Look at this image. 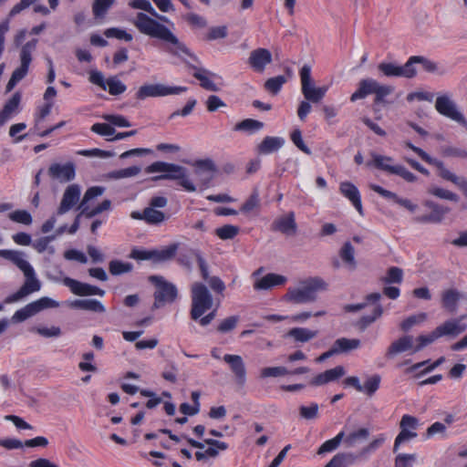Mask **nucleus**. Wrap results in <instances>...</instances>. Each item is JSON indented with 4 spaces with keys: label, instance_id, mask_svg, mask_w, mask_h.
Returning a JSON list of instances; mask_svg holds the SVG:
<instances>
[{
    "label": "nucleus",
    "instance_id": "nucleus-1",
    "mask_svg": "<svg viewBox=\"0 0 467 467\" xmlns=\"http://www.w3.org/2000/svg\"><path fill=\"white\" fill-rule=\"evenodd\" d=\"M131 23L140 33L161 40V49L170 56L178 57L184 63H188L186 57L198 62V57L169 27L147 14L137 13Z\"/></svg>",
    "mask_w": 467,
    "mask_h": 467
},
{
    "label": "nucleus",
    "instance_id": "nucleus-2",
    "mask_svg": "<svg viewBox=\"0 0 467 467\" xmlns=\"http://www.w3.org/2000/svg\"><path fill=\"white\" fill-rule=\"evenodd\" d=\"M0 256L4 259L11 261L16 265L26 277L23 285L16 292L8 296L5 299V303L10 304L20 300L21 298L37 292L41 288L40 281L36 278L33 266L24 259V254L16 250H0Z\"/></svg>",
    "mask_w": 467,
    "mask_h": 467
},
{
    "label": "nucleus",
    "instance_id": "nucleus-3",
    "mask_svg": "<svg viewBox=\"0 0 467 467\" xmlns=\"http://www.w3.org/2000/svg\"><path fill=\"white\" fill-rule=\"evenodd\" d=\"M192 308L191 318L199 320L202 327L208 326L216 317V309H213L207 315L205 312L210 310L213 304V299L205 285L196 282L192 285Z\"/></svg>",
    "mask_w": 467,
    "mask_h": 467
},
{
    "label": "nucleus",
    "instance_id": "nucleus-4",
    "mask_svg": "<svg viewBox=\"0 0 467 467\" xmlns=\"http://www.w3.org/2000/svg\"><path fill=\"white\" fill-rule=\"evenodd\" d=\"M300 286L289 287L284 296L285 300L293 304L315 302L319 291L327 289V284L321 277H309L299 282Z\"/></svg>",
    "mask_w": 467,
    "mask_h": 467
},
{
    "label": "nucleus",
    "instance_id": "nucleus-5",
    "mask_svg": "<svg viewBox=\"0 0 467 467\" xmlns=\"http://www.w3.org/2000/svg\"><path fill=\"white\" fill-rule=\"evenodd\" d=\"M404 146L414 151L423 161L428 164L434 165L439 170V175L446 181L455 184L462 192L467 187V179L460 177L445 168L442 161L431 157L422 149L415 146L410 140L404 141Z\"/></svg>",
    "mask_w": 467,
    "mask_h": 467
},
{
    "label": "nucleus",
    "instance_id": "nucleus-6",
    "mask_svg": "<svg viewBox=\"0 0 467 467\" xmlns=\"http://www.w3.org/2000/svg\"><path fill=\"white\" fill-rule=\"evenodd\" d=\"M188 444L192 447L199 449L194 454L196 461L201 462H207L210 458H216L219 456L220 451H224L229 448L228 443L214 440L205 439L203 442L198 441L188 436H182Z\"/></svg>",
    "mask_w": 467,
    "mask_h": 467
},
{
    "label": "nucleus",
    "instance_id": "nucleus-7",
    "mask_svg": "<svg viewBox=\"0 0 467 467\" xmlns=\"http://www.w3.org/2000/svg\"><path fill=\"white\" fill-rule=\"evenodd\" d=\"M370 155L372 160L367 162V166L375 167L388 173L398 175L408 182H414L417 180V176L407 170L403 165H392L391 162L393 159L391 157L383 156L375 152H371Z\"/></svg>",
    "mask_w": 467,
    "mask_h": 467
},
{
    "label": "nucleus",
    "instance_id": "nucleus-8",
    "mask_svg": "<svg viewBox=\"0 0 467 467\" xmlns=\"http://www.w3.org/2000/svg\"><path fill=\"white\" fill-rule=\"evenodd\" d=\"M150 281L155 285L154 303L152 308L158 309L165 304H171L178 296L177 287L162 276L151 275Z\"/></svg>",
    "mask_w": 467,
    "mask_h": 467
},
{
    "label": "nucleus",
    "instance_id": "nucleus-9",
    "mask_svg": "<svg viewBox=\"0 0 467 467\" xmlns=\"http://www.w3.org/2000/svg\"><path fill=\"white\" fill-rule=\"evenodd\" d=\"M301 91L306 100L312 103L320 102L326 96L328 87H315L314 81L311 78V67L304 65L300 71Z\"/></svg>",
    "mask_w": 467,
    "mask_h": 467
},
{
    "label": "nucleus",
    "instance_id": "nucleus-10",
    "mask_svg": "<svg viewBox=\"0 0 467 467\" xmlns=\"http://www.w3.org/2000/svg\"><path fill=\"white\" fill-rule=\"evenodd\" d=\"M187 90L186 87L166 86L161 83L144 84L140 86L135 93L138 100H145L148 98L166 97L170 95H179Z\"/></svg>",
    "mask_w": 467,
    "mask_h": 467
},
{
    "label": "nucleus",
    "instance_id": "nucleus-11",
    "mask_svg": "<svg viewBox=\"0 0 467 467\" xmlns=\"http://www.w3.org/2000/svg\"><path fill=\"white\" fill-rule=\"evenodd\" d=\"M105 188L102 186H92L89 187L80 202L78 208L81 210V214H83L87 218H92L100 213L110 209L111 202L110 200H104L96 207L90 209L88 205V202L100 195L103 194Z\"/></svg>",
    "mask_w": 467,
    "mask_h": 467
},
{
    "label": "nucleus",
    "instance_id": "nucleus-12",
    "mask_svg": "<svg viewBox=\"0 0 467 467\" xmlns=\"http://www.w3.org/2000/svg\"><path fill=\"white\" fill-rule=\"evenodd\" d=\"M420 423L419 420L410 414H404L400 421V431L394 441L393 452H397L401 444L410 441L418 436L416 430Z\"/></svg>",
    "mask_w": 467,
    "mask_h": 467
},
{
    "label": "nucleus",
    "instance_id": "nucleus-13",
    "mask_svg": "<svg viewBox=\"0 0 467 467\" xmlns=\"http://www.w3.org/2000/svg\"><path fill=\"white\" fill-rule=\"evenodd\" d=\"M57 306L58 303L57 301L44 296L16 310L12 319L14 322H23L44 309Z\"/></svg>",
    "mask_w": 467,
    "mask_h": 467
},
{
    "label": "nucleus",
    "instance_id": "nucleus-14",
    "mask_svg": "<svg viewBox=\"0 0 467 467\" xmlns=\"http://www.w3.org/2000/svg\"><path fill=\"white\" fill-rule=\"evenodd\" d=\"M435 109L439 114L444 116L459 124L467 127V120L461 111L458 110L457 105L447 94L438 96L435 101Z\"/></svg>",
    "mask_w": 467,
    "mask_h": 467
},
{
    "label": "nucleus",
    "instance_id": "nucleus-15",
    "mask_svg": "<svg viewBox=\"0 0 467 467\" xmlns=\"http://www.w3.org/2000/svg\"><path fill=\"white\" fill-rule=\"evenodd\" d=\"M345 384L353 387L357 391L361 392L368 397H372L379 390L381 383V376L373 374L368 376L363 384L356 376H350L345 379Z\"/></svg>",
    "mask_w": 467,
    "mask_h": 467
},
{
    "label": "nucleus",
    "instance_id": "nucleus-16",
    "mask_svg": "<svg viewBox=\"0 0 467 467\" xmlns=\"http://www.w3.org/2000/svg\"><path fill=\"white\" fill-rule=\"evenodd\" d=\"M63 284L67 286L70 291L78 296H103L105 291L96 285H92L87 283L80 282L71 277H65Z\"/></svg>",
    "mask_w": 467,
    "mask_h": 467
},
{
    "label": "nucleus",
    "instance_id": "nucleus-17",
    "mask_svg": "<svg viewBox=\"0 0 467 467\" xmlns=\"http://www.w3.org/2000/svg\"><path fill=\"white\" fill-rule=\"evenodd\" d=\"M378 68L386 77H403L411 78L417 74L415 67H411L409 60L403 66H398L390 62H381L379 64Z\"/></svg>",
    "mask_w": 467,
    "mask_h": 467
},
{
    "label": "nucleus",
    "instance_id": "nucleus-18",
    "mask_svg": "<svg viewBox=\"0 0 467 467\" xmlns=\"http://www.w3.org/2000/svg\"><path fill=\"white\" fill-rule=\"evenodd\" d=\"M223 361L229 365L235 383L243 388L246 383V368L243 358L239 355L225 354Z\"/></svg>",
    "mask_w": 467,
    "mask_h": 467
},
{
    "label": "nucleus",
    "instance_id": "nucleus-19",
    "mask_svg": "<svg viewBox=\"0 0 467 467\" xmlns=\"http://www.w3.org/2000/svg\"><path fill=\"white\" fill-rule=\"evenodd\" d=\"M193 259L196 260L200 272H203V275H206L207 262L200 250L186 247L180 251L177 257L178 263L188 269L192 268Z\"/></svg>",
    "mask_w": 467,
    "mask_h": 467
},
{
    "label": "nucleus",
    "instance_id": "nucleus-20",
    "mask_svg": "<svg viewBox=\"0 0 467 467\" xmlns=\"http://www.w3.org/2000/svg\"><path fill=\"white\" fill-rule=\"evenodd\" d=\"M272 60L271 52L266 48L259 47L250 53L248 64L254 71L263 73Z\"/></svg>",
    "mask_w": 467,
    "mask_h": 467
},
{
    "label": "nucleus",
    "instance_id": "nucleus-21",
    "mask_svg": "<svg viewBox=\"0 0 467 467\" xmlns=\"http://www.w3.org/2000/svg\"><path fill=\"white\" fill-rule=\"evenodd\" d=\"M48 174L51 178L61 182H71L76 177V167L73 162L53 163L48 168Z\"/></svg>",
    "mask_w": 467,
    "mask_h": 467
},
{
    "label": "nucleus",
    "instance_id": "nucleus-22",
    "mask_svg": "<svg viewBox=\"0 0 467 467\" xmlns=\"http://www.w3.org/2000/svg\"><path fill=\"white\" fill-rule=\"evenodd\" d=\"M80 198V187L78 184L68 185L64 193L57 208V213L62 215L71 210L79 201Z\"/></svg>",
    "mask_w": 467,
    "mask_h": 467
},
{
    "label": "nucleus",
    "instance_id": "nucleus-23",
    "mask_svg": "<svg viewBox=\"0 0 467 467\" xmlns=\"http://www.w3.org/2000/svg\"><path fill=\"white\" fill-rule=\"evenodd\" d=\"M339 192L351 202L360 215H364L361 195L354 183L348 181L340 182Z\"/></svg>",
    "mask_w": 467,
    "mask_h": 467
},
{
    "label": "nucleus",
    "instance_id": "nucleus-24",
    "mask_svg": "<svg viewBox=\"0 0 467 467\" xmlns=\"http://www.w3.org/2000/svg\"><path fill=\"white\" fill-rule=\"evenodd\" d=\"M48 444V441L46 437L37 436L30 440H26L24 443L15 438L0 439V446L7 450L20 449L24 445L26 447H46Z\"/></svg>",
    "mask_w": 467,
    "mask_h": 467
},
{
    "label": "nucleus",
    "instance_id": "nucleus-25",
    "mask_svg": "<svg viewBox=\"0 0 467 467\" xmlns=\"http://www.w3.org/2000/svg\"><path fill=\"white\" fill-rule=\"evenodd\" d=\"M463 318H465L464 316L460 318H453L445 321L435 328L436 333L440 337L444 336L456 337L460 335L467 328V326L464 323H462Z\"/></svg>",
    "mask_w": 467,
    "mask_h": 467
},
{
    "label": "nucleus",
    "instance_id": "nucleus-26",
    "mask_svg": "<svg viewBox=\"0 0 467 467\" xmlns=\"http://www.w3.org/2000/svg\"><path fill=\"white\" fill-rule=\"evenodd\" d=\"M425 206L431 210V213L417 216L414 218V221L417 223H437L441 222L444 217V214L448 213V209L443 206L435 203L431 201H426Z\"/></svg>",
    "mask_w": 467,
    "mask_h": 467
},
{
    "label": "nucleus",
    "instance_id": "nucleus-27",
    "mask_svg": "<svg viewBox=\"0 0 467 467\" xmlns=\"http://www.w3.org/2000/svg\"><path fill=\"white\" fill-rule=\"evenodd\" d=\"M158 180H177L178 184L182 186L185 191L193 192L196 191V187L193 182L186 175V169L181 166V170L177 171H166L158 177Z\"/></svg>",
    "mask_w": 467,
    "mask_h": 467
},
{
    "label": "nucleus",
    "instance_id": "nucleus-28",
    "mask_svg": "<svg viewBox=\"0 0 467 467\" xmlns=\"http://www.w3.org/2000/svg\"><path fill=\"white\" fill-rule=\"evenodd\" d=\"M413 337L405 335L394 340L387 348L386 358H393L398 354L413 349Z\"/></svg>",
    "mask_w": 467,
    "mask_h": 467
},
{
    "label": "nucleus",
    "instance_id": "nucleus-29",
    "mask_svg": "<svg viewBox=\"0 0 467 467\" xmlns=\"http://www.w3.org/2000/svg\"><path fill=\"white\" fill-rule=\"evenodd\" d=\"M287 281L285 275L270 273L256 280L254 284V290H268L275 286L284 285Z\"/></svg>",
    "mask_w": 467,
    "mask_h": 467
},
{
    "label": "nucleus",
    "instance_id": "nucleus-30",
    "mask_svg": "<svg viewBox=\"0 0 467 467\" xmlns=\"http://www.w3.org/2000/svg\"><path fill=\"white\" fill-rule=\"evenodd\" d=\"M369 187L381 197L393 200L396 203L410 212H414L417 209V205L412 203L409 199L400 198L395 192L386 190L378 184H371Z\"/></svg>",
    "mask_w": 467,
    "mask_h": 467
},
{
    "label": "nucleus",
    "instance_id": "nucleus-31",
    "mask_svg": "<svg viewBox=\"0 0 467 467\" xmlns=\"http://www.w3.org/2000/svg\"><path fill=\"white\" fill-rule=\"evenodd\" d=\"M272 229L285 234H294L296 231L295 213L290 212L285 216L275 220Z\"/></svg>",
    "mask_w": 467,
    "mask_h": 467
},
{
    "label": "nucleus",
    "instance_id": "nucleus-32",
    "mask_svg": "<svg viewBox=\"0 0 467 467\" xmlns=\"http://www.w3.org/2000/svg\"><path fill=\"white\" fill-rule=\"evenodd\" d=\"M378 81L374 78H363L358 82L357 90L350 96V101L355 102L363 99L368 95L374 94Z\"/></svg>",
    "mask_w": 467,
    "mask_h": 467
},
{
    "label": "nucleus",
    "instance_id": "nucleus-33",
    "mask_svg": "<svg viewBox=\"0 0 467 467\" xmlns=\"http://www.w3.org/2000/svg\"><path fill=\"white\" fill-rule=\"evenodd\" d=\"M285 144V140L281 137L266 136L257 145L256 151L260 155L271 154L277 151Z\"/></svg>",
    "mask_w": 467,
    "mask_h": 467
},
{
    "label": "nucleus",
    "instance_id": "nucleus-34",
    "mask_svg": "<svg viewBox=\"0 0 467 467\" xmlns=\"http://www.w3.org/2000/svg\"><path fill=\"white\" fill-rule=\"evenodd\" d=\"M189 67L194 69L192 76L200 81V86L202 88L209 91L219 90L218 86L210 78L211 76L214 77L215 74L202 67H197L192 65H189Z\"/></svg>",
    "mask_w": 467,
    "mask_h": 467
},
{
    "label": "nucleus",
    "instance_id": "nucleus-35",
    "mask_svg": "<svg viewBox=\"0 0 467 467\" xmlns=\"http://www.w3.org/2000/svg\"><path fill=\"white\" fill-rule=\"evenodd\" d=\"M359 453L343 451L335 454L327 463V467H349L357 462Z\"/></svg>",
    "mask_w": 467,
    "mask_h": 467
},
{
    "label": "nucleus",
    "instance_id": "nucleus-36",
    "mask_svg": "<svg viewBox=\"0 0 467 467\" xmlns=\"http://www.w3.org/2000/svg\"><path fill=\"white\" fill-rule=\"evenodd\" d=\"M21 101V94L16 92L4 105L0 111V126H3L16 112L18 111V108Z\"/></svg>",
    "mask_w": 467,
    "mask_h": 467
},
{
    "label": "nucleus",
    "instance_id": "nucleus-37",
    "mask_svg": "<svg viewBox=\"0 0 467 467\" xmlns=\"http://www.w3.org/2000/svg\"><path fill=\"white\" fill-rule=\"evenodd\" d=\"M462 297V295L454 288L444 290L441 294V305L443 308L451 313H453L457 309V304Z\"/></svg>",
    "mask_w": 467,
    "mask_h": 467
},
{
    "label": "nucleus",
    "instance_id": "nucleus-38",
    "mask_svg": "<svg viewBox=\"0 0 467 467\" xmlns=\"http://www.w3.org/2000/svg\"><path fill=\"white\" fill-rule=\"evenodd\" d=\"M264 127L265 123L260 120L244 119L234 125V130L252 135L263 130Z\"/></svg>",
    "mask_w": 467,
    "mask_h": 467
},
{
    "label": "nucleus",
    "instance_id": "nucleus-39",
    "mask_svg": "<svg viewBox=\"0 0 467 467\" xmlns=\"http://www.w3.org/2000/svg\"><path fill=\"white\" fill-rule=\"evenodd\" d=\"M69 306L96 313L105 312L104 306L97 299H76L69 303Z\"/></svg>",
    "mask_w": 467,
    "mask_h": 467
},
{
    "label": "nucleus",
    "instance_id": "nucleus-40",
    "mask_svg": "<svg viewBox=\"0 0 467 467\" xmlns=\"http://www.w3.org/2000/svg\"><path fill=\"white\" fill-rule=\"evenodd\" d=\"M360 344L361 341L358 338L340 337L334 342L333 347L336 348V353L337 355L357 349L360 347Z\"/></svg>",
    "mask_w": 467,
    "mask_h": 467
},
{
    "label": "nucleus",
    "instance_id": "nucleus-41",
    "mask_svg": "<svg viewBox=\"0 0 467 467\" xmlns=\"http://www.w3.org/2000/svg\"><path fill=\"white\" fill-rule=\"evenodd\" d=\"M383 314V307L381 305H377L374 308L372 315L362 316L356 323L355 327L359 331H365L368 327L374 323Z\"/></svg>",
    "mask_w": 467,
    "mask_h": 467
},
{
    "label": "nucleus",
    "instance_id": "nucleus-42",
    "mask_svg": "<svg viewBox=\"0 0 467 467\" xmlns=\"http://www.w3.org/2000/svg\"><path fill=\"white\" fill-rule=\"evenodd\" d=\"M339 256L342 261L348 265L350 270L356 269L355 249L350 242H346L343 244L339 251Z\"/></svg>",
    "mask_w": 467,
    "mask_h": 467
},
{
    "label": "nucleus",
    "instance_id": "nucleus-43",
    "mask_svg": "<svg viewBox=\"0 0 467 467\" xmlns=\"http://www.w3.org/2000/svg\"><path fill=\"white\" fill-rule=\"evenodd\" d=\"M287 335L293 337L296 342L304 343L316 337L317 331L310 330L305 327H294L288 331Z\"/></svg>",
    "mask_w": 467,
    "mask_h": 467
},
{
    "label": "nucleus",
    "instance_id": "nucleus-44",
    "mask_svg": "<svg viewBox=\"0 0 467 467\" xmlns=\"http://www.w3.org/2000/svg\"><path fill=\"white\" fill-rule=\"evenodd\" d=\"M202 278L209 285L211 289L215 292L216 294H219L221 296H223V292L225 290V284L224 282L216 275L210 276L209 275V269L208 265H206V275H203V272H200Z\"/></svg>",
    "mask_w": 467,
    "mask_h": 467
},
{
    "label": "nucleus",
    "instance_id": "nucleus-45",
    "mask_svg": "<svg viewBox=\"0 0 467 467\" xmlns=\"http://www.w3.org/2000/svg\"><path fill=\"white\" fill-rule=\"evenodd\" d=\"M181 170V165L174 163H168L164 161H155L145 168V172L155 173L161 172L166 173V171H177Z\"/></svg>",
    "mask_w": 467,
    "mask_h": 467
},
{
    "label": "nucleus",
    "instance_id": "nucleus-46",
    "mask_svg": "<svg viewBox=\"0 0 467 467\" xmlns=\"http://www.w3.org/2000/svg\"><path fill=\"white\" fill-rule=\"evenodd\" d=\"M193 166L196 174L208 173L209 180L213 179L216 172V166L211 159L197 160L194 161Z\"/></svg>",
    "mask_w": 467,
    "mask_h": 467
},
{
    "label": "nucleus",
    "instance_id": "nucleus-47",
    "mask_svg": "<svg viewBox=\"0 0 467 467\" xmlns=\"http://www.w3.org/2000/svg\"><path fill=\"white\" fill-rule=\"evenodd\" d=\"M145 223L150 225H157L167 219L165 213L161 211L148 206L144 209Z\"/></svg>",
    "mask_w": 467,
    "mask_h": 467
},
{
    "label": "nucleus",
    "instance_id": "nucleus-48",
    "mask_svg": "<svg viewBox=\"0 0 467 467\" xmlns=\"http://www.w3.org/2000/svg\"><path fill=\"white\" fill-rule=\"evenodd\" d=\"M345 437V431H339L334 438L326 441L317 450V454H324L327 452H332L338 448L341 441Z\"/></svg>",
    "mask_w": 467,
    "mask_h": 467
},
{
    "label": "nucleus",
    "instance_id": "nucleus-49",
    "mask_svg": "<svg viewBox=\"0 0 467 467\" xmlns=\"http://www.w3.org/2000/svg\"><path fill=\"white\" fill-rule=\"evenodd\" d=\"M178 246V244H171L161 250H152L153 260L161 262L172 259L176 255Z\"/></svg>",
    "mask_w": 467,
    "mask_h": 467
},
{
    "label": "nucleus",
    "instance_id": "nucleus-50",
    "mask_svg": "<svg viewBox=\"0 0 467 467\" xmlns=\"http://www.w3.org/2000/svg\"><path fill=\"white\" fill-rule=\"evenodd\" d=\"M129 5L133 9L143 10L152 16L158 17L161 21H167L165 16L158 15L149 0H131L130 1Z\"/></svg>",
    "mask_w": 467,
    "mask_h": 467
},
{
    "label": "nucleus",
    "instance_id": "nucleus-51",
    "mask_svg": "<svg viewBox=\"0 0 467 467\" xmlns=\"http://www.w3.org/2000/svg\"><path fill=\"white\" fill-rule=\"evenodd\" d=\"M394 91V88L389 85H382L378 83L375 90L374 104L375 105H385L388 103L386 98Z\"/></svg>",
    "mask_w": 467,
    "mask_h": 467
},
{
    "label": "nucleus",
    "instance_id": "nucleus-52",
    "mask_svg": "<svg viewBox=\"0 0 467 467\" xmlns=\"http://www.w3.org/2000/svg\"><path fill=\"white\" fill-rule=\"evenodd\" d=\"M287 81L286 78L283 75H279L276 77H273L268 78L265 82V89L270 92L273 95H276L282 89L284 84Z\"/></svg>",
    "mask_w": 467,
    "mask_h": 467
},
{
    "label": "nucleus",
    "instance_id": "nucleus-53",
    "mask_svg": "<svg viewBox=\"0 0 467 467\" xmlns=\"http://www.w3.org/2000/svg\"><path fill=\"white\" fill-rule=\"evenodd\" d=\"M133 269V265L129 262H122L120 260H111L109 264V271L112 275H119L122 274L130 273Z\"/></svg>",
    "mask_w": 467,
    "mask_h": 467
},
{
    "label": "nucleus",
    "instance_id": "nucleus-54",
    "mask_svg": "<svg viewBox=\"0 0 467 467\" xmlns=\"http://www.w3.org/2000/svg\"><path fill=\"white\" fill-rule=\"evenodd\" d=\"M368 435L369 431L367 428H360L347 436L345 435L343 441L347 447H353L358 441L366 440Z\"/></svg>",
    "mask_w": 467,
    "mask_h": 467
},
{
    "label": "nucleus",
    "instance_id": "nucleus-55",
    "mask_svg": "<svg viewBox=\"0 0 467 467\" xmlns=\"http://www.w3.org/2000/svg\"><path fill=\"white\" fill-rule=\"evenodd\" d=\"M384 284H401L403 281V271L400 267L391 266L388 269L387 274L381 278Z\"/></svg>",
    "mask_w": 467,
    "mask_h": 467
},
{
    "label": "nucleus",
    "instance_id": "nucleus-56",
    "mask_svg": "<svg viewBox=\"0 0 467 467\" xmlns=\"http://www.w3.org/2000/svg\"><path fill=\"white\" fill-rule=\"evenodd\" d=\"M140 172V168L138 166H130L128 168L112 171L108 174V177L114 180L123 178H130L138 175Z\"/></svg>",
    "mask_w": 467,
    "mask_h": 467
},
{
    "label": "nucleus",
    "instance_id": "nucleus-57",
    "mask_svg": "<svg viewBox=\"0 0 467 467\" xmlns=\"http://www.w3.org/2000/svg\"><path fill=\"white\" fill-rule=\"evenodd\" d=\"M52 108L53 102H46L44 105L37 107L34 113V130L38 129L41 122L50 114Z\"/></svg>",
    "mask_w": 467,
    "mask_h": 467
},
{
    "label": "nucleus",
    "instance_id": "nucleus-58",
    "mask_svg": "<svg viewBox=\"0 0 467 467\" xmlns=\"http://www.w3.org/2000/svg\"><path fill=\"white\" fill-rule=\"evenodd\" d=\"M107 88L110 95L118 96L126 91L127 86L116 77H110L106 82V89Z\"/></svg>",
    "mask_w": 467,
    "mask_h": 467
},
{
    "label": "nucleus",
    "instance_id": "nucleus-59",
    "mask_svg": "<svg viewBox=\"0 0 467 467\" xmlns=\"http://www.w3.org/2000/svg\"><path fill=\"white\" fill-rule=\"evenodd\" d=\"M240 228L232 224H225L215 230V234L222 240L234 239L239 234Z\"/></svg>",
    "mask_w": 467,
    "mask_h": 467
},
{
    "label": "nucleus",
    "instance_id": "nucleus-60",
    "mask_svg": "<svg viewBox=\"0 0 467 467\" xmlns=\"http://www.w3.org/2000/svg\"><path fill=\"white\" fill-rule=\"evenodd\" d=\"M104 35L108 38H117L119 40H124L126 42H130L133 39V36L128 33L125 29L119 27H109L104 31Z\"/></svg>",
    "mask_w": 467,
    "mask_h": 467
},
{
    "label": "nucleus",
    "instance_id": "nucleus-61",
    "mask_svg": "<svg viewBox=\"0 0 467 467\" xmlns=\"http://www.w3.org/2000/svg\"><path fill=\"white\" fill-rule=\"evenodd\" d=\"M260 205L259 194L256 191H254L247 200L242 204L240 207V212L242 213L247 214L258 208Z\"/></svg>",
    "mask_w": 467,
    "mask_h": 467
},
{
    "label": "nucleus",
    "instance_id": "nucleus-62",
    "mask_svg": "<svg viewBox=\"0 0 467 467\" xmlns=\"http://www.w3.org/2000/svg\"><path fill=\"white\" fill-rule=\"evenodd\" d=\"M8 217L11 221L18 223H22L25 225H29L32 223V216L30 213L26 210H16L8 214Z\"/></svg>",
    "mask_w": 467,
    "mask_h": 467
},
{
    "label": "nucleus",
    "instance_id": "nucleus-63",
    "mask_svg": "<svg viewBox=\"0 0 467 467\" xmlns=\"http://www.w3.org/2000/svg\"><path fill=\"white\" fill-rule=\"evenodd\" d=\"M440 337L436 333V329L431 331L428 335H420L416 338L417 345L413 348V352H418L422 349L424 347L433 343Z\"/></svg>",
    "mask_w": 467,
    "mask_h": 467
},
{
    "label": "nucleus",
    "instance_id": "nucleus-64",
    "mask_svg": "<svg viewBox=\"0 0 467 467\" xmlns=\"http://www.w3.org/2000/svg\"><path fill=\"white\" fill-rule=\"evenodd\" d=\"M417 461L415 453H399L394 462L395 467H412Z\"/></svg>",
    "mask_w": 467,
    "mask_h": 467
}]
</instances>
